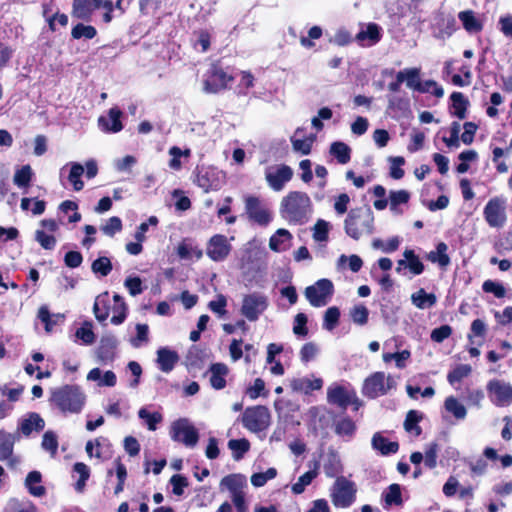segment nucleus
Here are the masks:
<instances>
[{
    "label": "nucleus",
    "mask_w": 512,
    "mask_h": 512,
    "mask_svg": "<svg viewBox=\"0 0 512 512\" xmlns=\"http://www.w3.org/2000/svg\"><path fill=\"white\" fill-rule=\"evenodd\" d=\"M422 419V415L416 410H410L404 421V428L408 433L419 436L422 432L418 423Z\"/></svg>",
    "instance_id": "nucleus-42"
},
{
    "label": "nucleus",
    "mask_w": 512,
    "mask_h": 512,
    "mask_svg": "<svg viewBox=\"0 0 512 512\" xmlns=\"http://www.w3.org/2000/svg\"><path fill=\"white\" fill-rule=\"evenodd\" d=\"M329 229H330L329 222H327L323 219H318L312 228L313 239L317 242L326 241L328 239Z\"/></svg>",
    "instance_id": "nucleus-52"
},
{
    "label": "nucleus",
    "mask_w": 512,
    "mask_h": 512,
    "mask_svg": "<svg viewBox=\"0 0 512 512\" xmlns=\"http://www.w3.org/2000/svg\"><path fill=\"white\" fill-rule=\"evenodd\" d=\"M84 167L77 163H71L70 173L68 175L69 182L73 185L75 191H80L84 187V183L81 180V176L84 174Z\"/></svg>",
    "instance_id": "nucleus-45"
},
{
    "label": "nucleus",
    "mask_w": 512,
    "mask_h": 512,
    "mask_svg": "<svg viewBox=\"0 0 512 512\" xmlns=\"http://www.w3.org/2000/svg\"><path fill=\"white\" fill-rule=\"evenodd\" d=\"M225 182V173L215 167H202L196 176V184L204 192L217 191Z\"/></svg>",
    "instance_id": "nucleus-13"
},
{
    "label": "nucleus",
    "mask_w": 512,
    "mask_h": 512,
    "mask_svg": "<svg viewBox=\"0 0 512 512\" xmlns=\"http://www.w3.org/2000/svg\"><path fill=\"white\" fill-rule=\"evenodd\" d=\"M458 18L462 22L464 29L469 33L480 32L483 28L481 21L475 16L472 10L459 12Z\"/></svg>",
    "instance_id": "nucleus-31"
},
{
    "label": "nucleus",
    "mask_w": 512,
    "mask_h": 512,
    "mask_svg": "<svg viewBox=\"0 0 512 512\" xmlns=\"http://www.w3.org/2000/svg\"><path fill=\"white\" fill-rule=\"evenodd\" d=\"M232 246L223 234H215L206 244V255L214 262L224 261L230 254Z\"/></svg>",
    "instance_id": "nucleus-15"
},
{
    "label": "nucleus",
    "mask_w": 512,
    "mask_h": 512,
    "mask_svg": "<svg viewBox=\"0 0 512 512\" xmlns=\"http://www.w3.org/2000/svg\"><path fill=\"white\" fill-rule=\"evenodd\" d=\"M277 475L275 468H269L265 472L254 473L251 476V483L255 487L264 486L268 480L274 479Z\"/></svg>",
    "instance_id": "nucleus-56"
},
{
    "label": "nucleus",
    "mask_w": 512,
    "mask_h": 512,
    "mask_svg": "<svg viewBox=\"0 0 512 512\" xmlns=\"http://www.w3.org/2000/svg\"><path fill=\"white\" fill-rule=\"evenodd\" d=\"M397 78L399 81H403L406 83V86L410 89L416 90L419 92L421 89V81H420V68H407L401 70L397 73Z\"/></svg>",
    "instance_id": "nucleus-30"
},
{
    "label": "nucleus",
    "mask_w": 512,
    "mask_h": 512,
    "mask_svg": "<svg viewBox=\"0 0 512 512\" xmlns=\"http://www.w3.org/2000/svg\"><path fill=\"white\" fill-rule=\"evenodd\" d=\"M91 269L95 274L107 276L112 270V263L108 257H99L93 261Z\"/></svg>",
    "instance_id": "nucleus-53"
},
{
    "label": "nucleus",
    "mask_w": 512,
    "mask_h": 512,
    "mask_svg": "<svg viewBox=\"0 0 512 512\" xmlns=\"http://www.w3.org/2000/svg\"><path fill=\"white\" fill-rule=\"evenodd\" d=\"M299 129L295 132V135L291 137V143L293 150L296 152H300L303 155H308L311 152L312 144L314 142V137L310 136L304 139L296 138V135L299 133Z\"/></svg>",
    "instance_id": "nucleus-48"
},
{
    "label": "nucleus",
    "mask_w": 512,
    "mask_h": 512,
    "mask_svg": "<svg viewBox=\"0 0 512 512\" xmlns=\"http://www.w3.org/2000/svg\"><path fill=\"white\" fill-rule=\"evenodd\" d=\"M412 303L419 309L432 307L436 304L437 298L433 293H426L424 289H419L411 295Z\"/></svg>",
    "instance_id": "nucleus-35"
},
{
    "label": "nucleus",
    "mask_w": 512,
    "mask_h": 512,
    "mask_svg": "<svg viewBox=\"0 0 512 512\" xmlns=\"http://www.w3.org/2000/svg\"><path fill=\"white\" fill-rule=\"evenodd\" d=\"M97 31L91 25L77 24L71 32V35L75 39L85 38L92 39L96 36Z\"/></svg>",
    "instance_id": "nucleus-55"
},
{
    "label": "nucleus",
    "mask_w": 512,
    "mask_h": 512,
    "mask_svg": "<svg viewBox=\"0 0 512 512\" xmlns=\"http://www.w3.org/2000/svg\"><path fill=\"white\" fill-rule=\"evenodd\" d=\"M318 468L319 464L316 462L314 464V469L307 471L303 475H301L297 482H295L291 490L294 494H301L304 492L305 488L311 484V482L317 477L318 475Z\"/></svg>",
    "instance_id": "nucleus-34"
},
{
    "label": "nucleus",
    "mask_w": 512,
    "mask_h": 512,
    "mask_svg": "<svg viewBox=\"0 0 512 512\" xmlns=\"http://www.w3.org/2000/svg\"><path fill=\"white\" fill-rule=\"evenodd\" d=\"M471 371L472 368L470 365L460 364L448 373L447 380L451 385H453L468 377L471 374Z\"/></svg>",
    "instance_id": "nucleus-50"
},
{
    "label": "nucleus",
    "mask_w": 512,
    "mask_h": 512,
    "mask_svg": "<svg viewBox=\"0 0 512 512\" xmlns=\"http://www.w3.org/2000/svg\"><path fill=\"white\" fill-rule=\"evenodd\" d=\"M45 427L44 419L37 413H30L27 418L19 424L20 432L28 437L32 432H40Z\"/></svg>",
    "instance_id": "nucleus-26"
},
{
    "label": "nucleus",
    "mask_w": 512,
    "mask_h": 512,
    "mask_svg": "<svg viewBox=\"0 0 512 512\" xmlns=\"http://www.w3.org/2000/svg\"><path fill=\"white\" fill-rule=\"evenodd\" d=\"M118 345V340L112 334H105L100 340L97 355L101 361H111L114 358V350Z\"/></svg>",
    "instance_id": "nucleus-25"
},
{
    "label": "nucleus",
    "mask_w": 512,
    "mask_h": 512,
    "mask_svg": "<svg viewBox=\"0 0 512 512\" xmlns=\"http://www.w3.org/2000/svg\"><path fill=\"white\" fill-rule=\"evenodd\" d=\"M234 78L228 75L222 68L213 66L209 79L204 81V91L207 93H216L227 87Z\"/></svg>",
    "instance_id": "nucleus-17"
},
{
    "label": "nucleus",
    "mask_w": 512,
    "mask_h": 512,
    "mask_svg": "<svg viewBox=\"0 0 512 512\" xmlns=\"http://www.w3.org/2000/svg\"><path fill=\"white\" fill-rule=\"evenodd\" d=\"M93 312L96 319L100 322L105 321L109 316V303H108V293L105 292L102 295H99L94 303Z\"/></svg>",
    "instance_id": "nucleus-39"
},
{
    "label": "nucleus",
    "mask_w": 512,
    "mask_h": 512,
    "mask_svg": "<svg viewBox=\"0 0 512 512\" xmlns=\"http://www.w3.org/2000/svg\"><path fill=\"white\" fill-rule=\"evenodd\" d=\"M334 291L333 283L329 279H320L315 284L305 289V296L314 307L325 306Z\"/></svg>",
    "instance_id": "nucleus-12"
},
{
    "label": "nucleus",
    "mask_w": 512,
    "mask_h": 512,
    "mask_svg": "<svg viewBox=\"0 0 512 512\" xmlns=\"http://www.w3.org/2000/svg\"><path fill=\"white\" fill-rule=\"evenodd\" d=\"M491 403L497 407H507L512 404V385L509 382L492 379L486 385Z\"/></svg>",
    "instance_id": "nucleus-11"
},
{
    "label": "nucleus",
    "mask_w": 512,
    "mask_h": 512,
    "mask_svg": "<svg viewBox=\"0 0 512 512\" xmlns=\"http://www.w3.org/2000/svg\"><path fill=\"white\" fill-rule=\"evenodd\" d=\"M395 387L396 381L391 375H386L384 372H375L365 380L363 393L370 398H376Z\"/></svg>",
    "instance_id": "nucleus-8"
},
{
    "label": "nucleus",
    "mask_w": 512,
    "mask_h": 512,
    "mask_svg": "<svg viewBox=\"0 0 512 512\" xmlns=\"http://www.w3.org/2000/svg\"><path fill=\"white\" fill-rule=\"evenodd\" d=\"M271 415L265 406L248 407L243 413V426L251 432H260L270 425Z\"/></svg>",
    "instance_id": "nucleus-7"
},
{
    "label": "nucleus",
    "mask_w": 512,
    "mask_h": 512,
    "mask_svg": "<svg viewBox=\"0 0 512 512\" xmlns=\"http://www.w3.org/2000/svg\"><path fill=\"white\" fill-rule=\"evenodd\" d=\"M382 497L387 506L397 505L400 506L403 503L401 487L399 484H391L382 494Z\"/></svg>",
    "instance_id": "nucleus-41"
},
{
    "label": "nucleus",
    "mask_w": 512,
    "mask_h": 512,
    "mask_svg": "<svg viewBox=\"0 0 512 512\" xmlns=\"http://www.w3.org/2000/svg\"><path fill=\"white\" fill-rule=\"evenodd\" d=\"M210 385L215 390H222L226 387V376L229 373V368L224 363H213L209 367Z\"/></svg>",
    "instance_id": "nucleus-20"
},
{
    "label": "nucleus",
    "mask_w": 512,
    "mask_h": 512,
    "mask_svg": "<svg viewBox=\"0 0 512 512\" xmlns=\"http://www.w3.org/2000/svg\"><path fill=\"white\" fill-rule=\"evenodd\" d=\"M220 485L228 489L231 495L243 493L247 485L246 477L241 474H231L221 480Z\"/></svg>",
    "instance_id": "nucleus-29"
},
{
    "label": "nucleus",
    "mask_w": 512,
    "mask_h": 512,
    "mask_svg": "<svg viewBox=\"0 0 512 512\" xmlns=\"http://www.w3.org/2000/svg\"><path fill=\"white\" fill-rule=\"evenodd\" d=\"M448 246L444 242L437 244L436 249L427 254V259L432 263L438 264L441 268H446L450 264V257L447 254Z\"/></svg>",
    "instance_id": "nucleus-32"
},
{
    "label": "nucleus",
    "mask_w": 512,
    "mask_h": 512,
    "mask_svg": "<svg viewBox=\"0 0 512 512\" xmlns=\"http://www.w3.org/2000/svg\"><path fill=\"white\" fill-rule=\"evenodd\" d=\"M172 440L180 442L187 447H195L199 440V433L187 418H180L171 425Z\"/></svg>",
    "instance_id": "nucleus-10"
},
{
    "label": "nucleus",
    "mask_w": 512,
    "mask_h": 512,
    "mask_svg": "<svg viewBox=\"0 0 512 512\" xmlns=\"http://www.w3.org/2000/svg\"><path fill=\"white\" fill-rule=\"evenodd\" d=\"M244 210L248 220L261 227H267L273 220V212L265 201L256 195L243 197Z\"/></svg>",
    "instance_id": "nucleus-4"
},
{
    "label": "nucleus",
    "mask_w": 512,
    "mask_h": 512,
    "mask_svg": "<svg viewBox=\"0 0 512 512\" xmlns=\"http://www.w3.org/2000/svg\"><path fill=\"white\" fill-rule=\"evenodd\" d=\"M138 417L145 422L150 431H155L157 429V424L163 419L159 412L151 413L144 407L138 411Z\"/></svg>",
    "instance_id": "nucleus-46"
},
{
    "label": "nucleus",
    "mask_w": 512,
    "mask_h": 512,
    "mask_svg": "<svg viewBox=\"0 0 512 512\" xmlns=\"http://www.w3.org/2000/svg\"><path fill=\"white\" fill-rule=\"evenodd\" d=\"M101 230L105 235L113 237L122 230V221L119 217L113 216L106 221Z\"/></svg>",
    "instance_id": "nucleus-59"
},
{
    "label": "nucleus",
    "mask_w": 512,
    "mask_h": 512,
    "mask_svg": "<svg viewBox=\"0 0 512 512\" xmlns=\"http://www.w3.org/2000/svg\"><path fill=\"white\" fill-rule=\"evenodd\" d=\"M228 447L235 453L234 458L240 459L244 453L250 448V443L247 439H232L228 442Z\"/></svg>",
    "instance_id": "nucleus-57"
},
{
    "label": "nucleus",
    "mask_w": 512,
    "mask_h": 512,
    "mask_svg": "<svg viewBox=\"0 0 512 512\" xmlns=\"http://www.w3.org/2000/svg\"><path fill=\"white\" fill-rule=\"evenodd\" d=\"M330 153L337 158L340 164H346L350 161V148L343 142L332 143Z\"/></svg>",
    "instance_id": "nucleus-47"
},
{
    "label": "nucleus",
    "mask_w": 512,
    "mask_h": 512,
    "mask_svg": "<svg viewBox=\"0 0 512 512\" xmlns=\"http://www.w3.org/2000/svg\"><path fill=\"white\" fill-rule=\"evenodd\" d=\"M356 431V425L350 418H341L335 422V433L341 437L351 438Z\"/></svg>",
    "instance_id": "nucleus-43"
},
{
    "label": "nucleus",
    "mask_w": 512,
    "mask_h": 512,
    "mask_svg": "<svg viewBox=\"0 0 512 512\" xmlns=\"http://www.w3.org/2000/svg\"><path fill=\"white\" fill-rule=\"evenodd\" d=\"M340 317V311L337 307H330L326 310L324 315L323 327L326 330H333L337 325Z\"/></svg>",
    "instance_id": "nucleus-58"
},
{
    "label": "nucleus",
    "mask_w": 512,
    "mask_h": 512,
    "mask_svg": "<svg viewBox=\"0 0 512 512\" xmlns=\"http://www.w3.org/2000/svg\"><path fill=\"white\" fill-rule=\"evenodd\" d=\"M404 258L407 260V268L414 275H420L424 271V265L419 257L415 255L413 250L406 249L403 253Z\"/></svg>",
    "instance_id": "nucleus-49"
},
{
    "label": "nucleus",
    "mask_w": 512,
    "mask_h": 512,
    "mask_svg": "<svg viewBox=\"0 0 512 512\" xmlns=\"http://www.w3.org/2000/svg\"><path fill=\"white\" fill-rule=\"evenodd\" d=\"M294 175L293 169L286 164L269 165L264 170V177L268 187L275 191H282Z\"/></svg>",
    "instance_id": "nucleus-6"
},
{
    "label": "nucleus",
    "mask_w": 512,
    "mask_h": 512,
    "mask_svg": "<svg viewBox=\"0 0 512 512\" xmlns=\"http://www.w3.org/2000/svg\"><path fill=\"white\" fill-rule=\"evenodd\" d=\"M41 473L38 471L29 472L26 479L25 485L29 493L35 497H41L45 494V488L40 485Z\"/></svg>",
    "instance_id": "nucleus-36"
},
{
    "label": "nucleus",
    "mask_w": 512,
    "mask_h": 512,
    "mask_svg": "<svg viewBox=\"0 0 512 512\" xmlns=\"http://www.w3.org/2000/svg\"><path fill=\"white\" fill-rule=\"evenodd\" d=\"M32 177V169L29 165L23 166L14 174V183L19 187L27 186Z\"/></svg>",
    "instance_id": "nucleus-61"
},
{
    "label": "nucleus",
    "mask_w": 512,
    "mask_h": 512,
    "mask_svg": "<svg viewBox=\"0 0 512 512\" xmlns=\"http://www.w3.org/2000/svg\"><path fill=\"white\" fill-rule=\"evenodd\" d=\"M371 445L374 450L384 456L395 454L399 449V444L397 442L389 441L379 432L372 436Z\"/></svg>",
    "instance_id": "nucleus-27"
},
{
    "label": "nucleus",
    "mask_w": 512,
    "mask_h": 512,
    "mask_svg": "<svg viewBox=\"0 0 512 512\" xmlns=\"http://www.w3.org/2000/svg\"><path fill=\"white\" fill-rule=\"evenodd\" d=\"M438 451H439V446L436 442H432L427 445L425 454H424V462L427 467H429V468L436 467Z\"/></svg>",
    "instance_id": "nucleus-63"
},
{
    "label": "nucleus",
    "mask_w": 512,
    "mask_h": 512,
    "mask_svg": "<svg viewBox=\"0 0 512 512\" xmlns=\"http://www.w3.org/2000/svg\"><path fill=\"white\" fill-rule=\"evenodd\" d=\"M292 234L285 228H279L269 239V248L274 252H283L290 248Z\"/></svg>",
    "instance_id": "nucleus-21"
},
{
    "label": "nucleus",
    "mask_w": 512,
    "mask_h": 512,
    "mask_svg": "<svg viewBox=\"0 0 512 512\" xmlns=\"http://www.w3.org/2000/svg\"><path fill=\"white\" fill-rule=\"evenodd\" d=\"M58 445V436L54 431L48 430L43 434L41 448L47 451L52 457L57 454Z\"/></svg>",
    "instance_id": "nucleus-44"
},
{
    "label": "nucleus",
    "mask_w": 512,
    "mask_h": 512,
    "mask_svg": "<svg viewBox=\"0 0 512 512\" xmlns=\"http://www.w3.org/2000/svg\"><path fill=\"white\" fill-rule=\"evenodd\" d=\"M356 484L344 476L336 478L330 489V498L336 508H348L356 500Z\"/></svg>",
    "instance_id": "nucleus-5"
},
{
    "label": "nucleus",
    "mask_w": 512,
    "mask_h": 512,
    "mask_svg": "<svg viewBox=\"0 0 512 512\" xmlns=\"http://www.w3.org/2000/svg\"><path fill=\"white\" fill-rule=\"evenodd\" d=\"M487 224L492 228L504 227L507 217L505 211V200L500 197L490 199L483 210Z\"/></svg>",
    "instance_id": "nucleus-14"
},
{
    "label": "nucleus",
    "mask_w": 512,
    "mask_h": 512,
    "mask_svg": "<svg viewBox=\"0 0 512 512\" xmlns=\"http://www.w3.org/2000/svg\"><path fill=\"white\" fill-rule=\"evenodd\" d=\"M352 41V36L349 31L344 28L338 29L335 34L329 39L330 43L337 46H346Z\"/></svg>",
    "instance_id": "nucleus-64"
},
{
    "label": "nucleus",
    "mask_w": 512,
    "mask_h": 512,
    "mask_svg": "<svg viewBox=\"0 0 512 512\" xmlns=\"http://www.w3.org/2000/svg\"><path fill=\"white\" fill-rule=\"evenodd\" d=\"M179 360V356L176 351H173L167 347H162L157 350V364L162 372H171L176 363Z\"/></svg>",
    "instance_id": "nucleus-22"
},
{
    "label": "nucleus",
    "mask_w": 512,
    "mask_h": 512,
    "mask_svg": "<svg viewBox=\"0 0 512 512\" xmlns=\"http://www.w3.org/2000/svg\"><path fill=\"white\" fill-rule=\"evenodd\" d=\"M450 98L452 101V114L459 119H464L466 117V111L469 105L468 100L461 92H453Z\"/></svg>",
    "instance_id": "nucleus-38"
},
{
    "label": "nucleus",
    "mask_w": 512,
    "mask_h": 512,
    "mask_svg": "<svg viewBox=\"0 0 512 512\" xmlns=\"http://www.w3.org/2000/svg\"><path fill=\"white\" fill-rule=\"evenodd\" d=\"M103 0H74L73 15L80 19H88L93 11L102 7Z\"/></svg>",
    "instance_id": "nucleus-23"
},
{
    "label": "nucleus",
    "mask_w": 512,
    "mask_h": 512,
    "mask_svg": "<svg viewBox=\"0 0 512 512\" xmlns=\"http://www.w3.org/2000/svg\"><path fill=\"white\" fill-rule=\"evenodd\" d=\"M482 289L486 293H492L497 298H503L506 295L505 287L496 281L486 280L482 285Z\"/></svg>",
    "instance_id": "nucleus-62"
},
{
    "label": "nucleus",
    "mask_w": 512,
    "mask_h": 512,
    "mask_svg": "<svg viewBox=\"0 0 512 512\" xmlns=\"http://www.w3.org/2000/svg\"><path fill=\"white\" fill-rule=\"evenodd\" d=\"M346 263H348L352 272H358L363 265V261L358 255H350L349 257L346 255H341L338 258L337 266L338 268H343Z\"/></svg>",
    "instance_id": "nucleus-54"
},
{
    "label": "nucleus",
    "mask_w": 512,
    "mask_h": 512,
    "mask_svg": "<svg viewBox=\"0 0 512 512\" xmlns=\"http://www.w3.org/2000/svg\"><path fill=\"white\" fill-rule=\"evenodd\" d=\"M50 405L62 414H79L86 403V395L77 385H63L50 391Z\"/></svg>",
    "instance_id": "nucleus-2"
},
{
    "label": "nucleus",
    "mask_w": 512,
    "mask_h": 512,
    "mask_svg": "<svg viewBox=\"0 0 512 512\" xmlns=\"http://www.w3.org/2000/svg\"><path fill=\"white\" fill-rule=\"evenodd\" d=\"M445 409L451 413L456 419L462 420L467 415L465 406L458 401L454 396H449L444 402Z\"/></svg>",
    "instance_id": "nucleus-40"
},
{
    "label": "nucleus",
    "mask_w": 512,
    "mask_h": 512,
    "mask_svg": "<svg viewBox=\"0 0 512 512\" xmlns=\"http://www.w3.org/2000/svg\"><path fill=\"white\" fill-rule=\"evenodd\" d=\"M355 394L343 386L332 385L327 389V400L343 409L351 403Z\"/></svg>",
    "instance_id": "nucleus-19"
},
{
    "label": "nucleus",
    "mask_w": 512,
    "mask_h": 512,
    "mask_svg": "<svg viewBox=\"0 0 512 512\" xmlns=\"http://www.w3.org/2000/svg\"><path fill=\"white\" fill-rule=\"evenodd\" d=\"M382 37L381 28L376 23L362 25L360 31L356 34L355 40L362 47H371L376 45Z\"/></svg>",
    "instance_id": "nucleus-18"
},
{
    "label": "nucleus",
    "mask_w": 512,
    "mask_h": 512,
    "mask_svg": "<svg viewBox=\"0 0 512 512\" xmlns=\"http://www.w3.org/2000/svg\"><path fill=\"white\" fill-rule=\"evenodd\" d=\"M17 440L16 434L0 430V461H6L9 467H15L20 463V458L14 455Z\"/></svg>",
    "instance_id": "nucleus-16"
},
{
    "label": "nucleus",
    "mask_w": 512,
    "mask_h": 512,
    "mask_svg": "<svg viewBox=\"0 0 512 512\" xmlns=\"http://www.w3.org/2000/svg\"><path fill=\"white\" fill-rule=\"evenodd\" d=\"M269 306L268 297L258 293H250L243 297L241 314L250 322H255Z\"/></svg>",
    "instance_id": "nucleus-9"
},
{
    "label": "nucleus",
    "mask_w": 512,
    "mask_h": 512,
    "mask_svg": "<svg viewBox=\"0 0 512 512\" xmlns=\"http://www.w3.org/2000/svg\"><path fill=\"white\" fill-rule=\"evenodd\" d=\"M75 336L85 345H91L95 341V334L92 330L91 322H84L83 325L76 330Z\"/></svg>",
    "instance_id": "nucleus-51"
},
{
    "label": "nucleus",
    "mask_w": 512,
    "mask_h": 512,
    "mask_svg": "<svg viewBox=\"0 0 512 512\" xmlns=\"http://www.w3.org/2000/svg\"><path fill=\"white\" fill-rule=\"evenodd\" d=\"M410 199V193L406 190H393L389 193V207L392 213L400 214V205L406 204Z\"/></svg>",
    "instance_id": "nucleus-37"
},
{
    "label": "nucleus",
    "mask_w": 512,
    "mask_h": 512,
    "mask_svg": "<svg viewBox=\"0 0 512 512\" xmlns=\"http://www.w3.org/2000/svg\"><path fill=\"white\" fill-rule=\"evenodd\" d=\"M345 233L354 240L369 236L374 231V214L369 207L351 209L344 220Z\"/></svg>",
    "instance_id": "nucleus-3"
},
{
    "label": "nucleus",
    "mask_w": 512,
    "mask_h": 512,
    "mask_svg": "<svg viewBox=\"0 0 512 512\" xmlns=\"http://www.w3.org/2000/svg\"><path fill=\"white\" fill-rule=\"evenodd\" d=\"M177 255L180 259H190L192 257H195L196 259H201L203 256V251L199 249L196 246H193L191 240L184 239L182 240L177 248H176Z\"/></svg>",
    "instance_id": "nucleus-33"
},
{
    "label": "nucleus",
    "mask_w": 512,
    "mask_h": 512,
    "mask_svg": "<svg viewBox=\"0 0 512 512\" xmlns=\"http://www.w3.org/2000/svg\"><path fill=\"white\" fill-rule=\"evenodd\" d=\"M136 337L131 339V345L135 348H139L142 344L148 342L149 327L147 324L136 325Z\"/></svg>",
    "instance_id": "nucleus-60"
},
{
    "label": "nucleus",
    "mask_w": 512,
    "mask_h": 512,
    "mask_svg": "<svg viewBox=\"0 0 512 512\" xmlns=\"http://www.w3.org/2000/svg\"><path fill=\"white\" fill-rule=\"evenodd\" d=\"M290 386L296 392L308 394L313 390H320L323 386V381L321 378H295L291 380Z\"/></svg>",
    "instance_id": "nucleus-28"
},
{
    "label": "nucleus",
    "mask_w": 512,
    "mask_h": 512,
    "mask_svg": "<svg viewBox=\"0 0 512 512\" xmlns=\"http://www.w3.org/2000/svg\"><path fill=\"white\" fill-rule=\"evenodd\" d=\"M121 115V110L116 107H113L109 110L108 117L99 118V126L102 128L103 131L106 132H119L123 128L122 123L120 121Z\"/></svg>",
    "instance_id": "nucleus-24"
},
{
    "label": "nucleus",
    "mask_w": 512,
    "mask_h": 512,
    "mask_svg": "<svg viewBox=\"0 0 512 512\" xmlns=\"http://www.w3.org/2000/svg\"><path fill=\"white\" fill-rule=\"evenodd\" d=\"M312 213L313 203L305 192L290 191L280 200L279 214L288 225H304Z\"/></svg>",
    "instance_id": "nucleus-1"
}]
</instances>
